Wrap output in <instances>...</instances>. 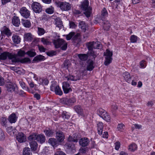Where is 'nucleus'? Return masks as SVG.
I'll return each instance as SVG.
<instances>
[{
	"mask_svg": "<svg viewBox=\"0 0 155 155\" xmlns=\"http://www.w3.org/2000/svg\"><path fill=\"white\" fill-rule=\"evenodd\" d=\"M56 140L58 142H61L64 139V135L62 132L58 131L56 133Z\"/></svg>",
	"mask_w": 155,
	"mask_h": 155,
	"instance_id": "nucleus-13",
	"label": "nucleus"
},
{
	"mask_svg": "<svg viewBox=\"0 0 155 155\" xmlns=\"http://www.w3.org/2000/svg\"><path fill=\"white\" fill-rule=\"evenodd\" d=\"M12 39L15 44H18L20 42V37L16 35H14L12 36Z\"/></svg>",
	"mask_w": 155,
	"mask_h": 155,
	"instance_id": "nucleus-29",
	"label": "nucleus"
},
{
	"mask_svg": "<svg viewBox=\"0 0 155 155\" xmlns=\"http://www.w3.org/2000/svg\"><path fill=\"white\" fill-rule=\"evenodd\" d=\"M45 137L43 134H37V141L42 143L45 142Z\"/></svg>",
	"mask_w": 155,
	"mask_h": 155,
	"instance_id": "nucleus-19",
	"label": "nucleus"
},
{
	"mask_svg": "<svg viewBox=\"0 0 155 155\" xmlns=\"http://www.w3.org/2000/svg\"><path fill=\"white\" fill-rule=\"evenodd\" d=\"M140 64L141 68H144L146 66V62L144 60H143L140 61Z\"/></svg>",
	"mask_w": 155,
	"mask_h": 155,
	"instance_id": "nucleus-59",
	"label": "nucleus"
},
{
	"mask_svg": "<svg viewBox=\"0 0 155 155\" xmlns=\"http://www.w3.org/2000/svg\"><path fill=\"white\" fill-rule=\"evenodd\" d=\"M108 13L106 9L105 8H104L101 12V19L102 21L104 20V19L108 16Z\"/></svg>",
	"mask_w": 155,
	"mask_h": 155,
	"instance_id": "nucleus-21",
	"label": "nucleus"
},
{
	"mask_svg": "<svg viewBox=\"0 0 155 155\" xmlns=\"http://www.w3.org/2000/svg\"><path fill=\"white\" fill-rule=\"evenodd\" d=\"M18 117L14 113H12L8 117V120L11 123H15L17 120Z\"/></svg>",
	"mask_w": 155,
	"mask_h": 155,
	"instance_id": "nucleus-16",
	"label": "nucleus"
},
{
	"mask_svg": "<svg viewBox=\"0 0 155 155\" xmlns=\"http://www.w3.org/2000/svg\"><path fill=\"white\" fill-rule=\"evenodd\" d=\"M80 79V78L79 77L78 75L77 77H74L73 75H69L65 77V80L69 81H76L79 80Z\"/></svg>",
	"mask_w": 155,
	"mask_h": 155,
	"instance_id": "nucleus-17",
	"label": "nucleus"
},
{
	"mask_svg": "<svg viewBox=\"0 0 155 155\" xmlns=\"http://www.w3.org/2000/svg\"><path fill=\"white\" fill-rule=\"evenodd\" d=\"M70 142L67 143L66 144V145L68 146V149H72L74 147V144Z\"/></svg>",
	"mask_w": 155,
	"mask_h": 155,
	"instance_id": "nucleus-60",
	"label": "nucleus"
},
{
	"mask_svg": "<svg viewBox=\"0 0 155 155\" xmlns=\"http://www.w3.org/2000/svg\"><path fill=\"white\" fill-rule=\"evenodd\" d=\"M21 23L24 27L26 28H29L31 26V22L28 20L22 19L21 20Z\"/></svg>",
	"mask_w": 155,
	"mask_h": 155,
	"instance_id": "nucleus-28",
	"label": "nucleus"
},
{
	"mask_svg": "<svg viewBox=\"0 0 155 155\" xmlns=\"http://www.w3.org/2000/svg\"><path fill=\"white\" fill-rule=\"evenodd\" d=\"M93 45L94 41L92 42H90L87 44V48L89 51L92 50L93 48H94Z\"/></svg>",
	"mask_w": 155,
	"mask_h": 155,
	"instance_id": "nucleus-54",
	"label": "nucleus"
},
{
	"mask_svg": "<svg viewBox=\"0 0 155 155\" xmlns=\"http://www.w3.org/2000/svg\"><path fill=\"white\" fill-rule=\"evenodd\" d=\"M137 37L135 35H132L130 37V42L132 43H135L137 41Z\"/></svg>",
	"mask_w": 155,
	"mask_h": 155,
	"instance_id": "nucleus-50",
	"label": "nucleus"
},
{
	"mask_svg": "<svg viewBox=\"0 0 155 155\" xmlns=\"http://www.w3.org/2000/svg\"><path fill=\"white\" fill-rule=\"evenodd\" d=\"M7 57H8L9 59L11 60L13 62H16L18 61L15 55L9 52H5L0 55V59L2 60H5Z\"/></svg>",
	"mask_w": 155,
	"mask_h": 155,
	"instance_id": "nucleus-3",
	"label": "nucleus"
},
{
	"mask_svg": "<svg viewBox=\"0 0 155 155\" xmlns=\"http://www.w3.org/2000/svg\"><path fill=\"white\" fill-rule=\"evenodd\" d=\"M137 145L135 143H133L129 145L128 149L130 151H134L137 150Z\"/></svg>",
	"mask_w": 155,
	"mask_h": 155,
	"instance_id": "nucleus-39",
	"label": "nucleus"
},
{
	"mask_svg": "<svg viewBox=\"0 0 155 155\" xmlns=\"http://www.w3.org/2000/svg\"><path fill=\"white\" fill-rule=\"evenodd\" d=\"M89 54L90 55L92 56L94 58H95L97 56V53L92 50H90Z\"/></svg>",
	"mask_w": 155,
	"mask_h": 155,
	"instance_id": "nucleus-56",
	"label": "nucleus"
},
{
	"mask_svg": "<svg viewBox=\"0 0 155 155\" xmlns=\"http://www.w3.org/2000/svg\"><path fill=\"white\" fill-rule=\"evenodd\" d=\"M74 109L79 114H81L82 109L80 106H76L74 107Z\"/></svg>",
	"mask_w": 155,
	"mask_h": 155,
	"instance_id": "nucleus-48",
	"label": "nucleus"
},
{
	"mask_svg": "<svg viewBox=\"0 0 155 155\" xmlns=\"http://www.w3.org/2000/svg\"><path fill=\"white\" fill-rule=\"evenodd\" d=\"M79 27L81 28L82 30L84 32H85L87 27L85 23V22L83 21H81L79 23Z\"/></svg>",
	"mask_w": 155,
	"mask_h": 155,
	"instance_id": "nucleus-27",
	"label": "nucleus"
},
{
	"mask_svg": "<svg viewBox=\"0 0 155 155\" xmlns=\"http://www.w3.org/2000/svg\"><path fill=\"white\" fill-rule=\"evenodd\" d=\"M41 41L44 45H50L51 43L48 39L44 38H41Z\"/></svg>",
	"mask_w": 155,
	"mask_h": 155,
	"instance_id": "nucleus-47",
	"label": "nucleus"
},
{
	"mask_svg": "<svg viewBox=\"0 0 155 155\" xmlns=\"http://www.w3.org/2000/svg\"><path fill=\"white\" fill-rule=\"evenodd\" d=\"M89 2L87 0H85L81 3V8L84 11V14L85 16L89 17L90 16L91 13L92 8L90 7H88Z\"/></svg>",
	"mask_w": 155,
	"mask_h": 155,
	"instance_id": "nucleus-2",
	"label": "nucleus"
},
{
	"mask_svg": "<svg viewBox=\"0 0 155 155\" xmlns=\"http://www.w3.org/2000/svg\"><path fill=\"white\" fill-rule=\"evenodd\" d=\"M25 54H26V52L21 49H20L18 52V55L19 56L23 57Z\"/></svg>",
	"mask_w": 155,
	"mask_h": 155,
	"instance_id": "nucleus-55",
	"label": "nucleus"
},
{
	"mask_svg": "<svg viewBox=\"0 0 155 155\" xmlns=\"http://www.w3.org/2000/svg\"><path fill=\"white\" fill-rule=\"evenodd\" d=\"M62 117L64 118L68 119L70 117V116L66 113L64 112L62 114Z\"/></svg>",
	"mask_w": 155,
	"mask_h": 155,
	"instance_id": "nucleus-63",
	"label": "nucleus"
},
{
	"mask_svg": "<svg viewBox=\"0 0 155 155\" xmlns=\"http://www.w3.org/2000/svg\"><path fill=\"white\" fill-rule=\"evenodd\" d=\"M90 141L86 137H83L81 138L79 141L80 145L82 147H85L87 146L90 143Z\"/></svg>",
	"mask_w": 155,
	"mask_h": 155,
	"instance_id": "nucleus-11",
	"label": "nucleus"
},
{
	"mask_svg": "<svg viewBox=\"0 0 155 155\" xmlns=\"http://www.w3.org/2000/svg\"><path fill=\"white\" fill-rule=\"evenodd\" d=\"M62 88L65 94H67L72 91L69 84L66 81L62 83Z\"/></svg>",
	"mask_w": 155,
	"mask_h": 155,
	"instance_id": "nucleus-10",
	"label": "nucleus"
},
{
	"mask_svg": "<svg viewBox=\"0 0 155 155\" xmlns=\"http://www.w3.org/2000/svg\"><path fill=\"white\" fill-rule=\"evenodd\" d=\"M68 98L64 97L60 99V102L65 105H68Z\"/></svg>",
	"mask_w": 155,
	"mask_h": 155,
	"instance_id": "nucleus-45",
	"label": "nucleus"
},
{
	"mask_svg": "<svg viewBox=\"0 0 155 155\" xmlns=\"http://www.w3.org/2000/svg\"><path fill=\"white\" fill-rule=\"evenodd\" d=\"M94 48V49H100L101 47V45L100 42L97 41L94 42V41L93 45Z\"/></svg>",
	"mask_w": 155,
	"mask_h": 155,
	"instance_id": "nucleus-43",
	"label": "nucleus"
},
{
	"mask_svg": "<svg viewBox=\"0 0 155 155\" xmlns=\"http://www.w3.org/2000/svg\"><path fill=\"white\" fill-rule=\"evenodd\" d=\"M20 61L22 63H30L31 62L30 59L28 58H25L21 60Z\"/></svg>",
	"mask_w": 155,
	"mask_h": 155,
	"instance_id": "nucleus-57",
	"label": "nucleus"
},
{
	"mask_svg": "<svg viewBox=\"0 0 155 155\" xmlns=\"http://www.w3.org/2000/svg\"><path fill=\"white\" fill-rule=\"evenodd\" d=\"M87 64V71H91L94 68V62L92 60H90L88 61Z\"/></svg>",
	"mask_w": 155,
	"mask_h": 155,
	"instance_id": "nucleus-26",
	"label": "nucleus"
},
{
	"mask_svg": "<svg viewBox=\"0 0 155 155\" xmlns=\"http://www.w3.org/2000/svg\"><path fill=\"white\" fill-rule=\"evenodd\" d=\"M53 43L55 48H60L62 50H65L67 48V43L63 39L59 38L53 41Z\"/></svg>",
	"mask_w": 155,
	"mask_h": 155,
	"instance_id": "nucleus-1",
	"label": "nucleus"
},
{
	"mask_svg": "<svg viewBox=\"0 0 155 155\" xmlns=\"http://www.w3.org/2000/svg\"><path fill=\"white\" fill-rule=\"evenodd\" d=\"M44 132L46 136L48 137H52L54 135V130L49 128L45 130Z\"/></svg>",
	"mask_w": 155,
	"mask_h": 155,
	"instance_id": "nucleus-18",
	"label": "nucleus"
},
{
	"mask_svg": "<svg viewBox=\"0 0 155 155\" xmlns=\"http://www.w3.org/2000/svg\"><path fill=\"white\" fill-rule=\"evenodd\" d=\"M106 112V111L102 108H99L97 110V113L101 117H102V116H103Z\"/></svg>",
	"mask_w": 155,
	"mask_h": 155,
	"instance_id": "nucleus-42",
	"label": "nucleus"
},
{
	"mask_svg": "<svg viewBox=\"0 0 155 155\" xmlns=\"http://www.w3.org/2000/svg\"><path fill=\"white\" fill-rule=\"evenodd\" d=\"M1 124L3 126H5L6 123V119L5 118H2L1 120Z\"/></svg>",
	"mask_w": 155,
	"mask_h": 155,
	"instance_id": "nucleus-62",
	"label": "nucleus"
},
{
	"mask_svg": "<svg viewBox=\"0 0 155 155\" xmlns=\"http://www.w3.org/2000/svg\"><path fill=\"white\" fill-rule=\"evenodd\" d=\"M28 139L30 142H35V140H37V134H34L29 136Z\"/></svg>",
	"mask_w": 155,
	"mask_h": 155,
	"instance_id": "nucleus-37",
	"label": "nucleus"
},
{
	"mask_svg": "<svg viewBox=\"0 0 155 155\" xmlns=\"http://www.w3.org/2000/svg\"><path fill=\"white\" fill-rule=\"evenodd\" d=\"M51 90L55 92L56 95H61L63 92L58 85L55 83H52L50 87Z\"/></svg>",
	"mask_w": 155,
	"mask_h": 155,
	"instance_id": "nucleus-6",
	"label": "nucleus"
},
{
	"mask_svg": "<svg viewBox=\"0 0 155 155\" xmlns=\"http://www.w3.org/2000/svg\"><path fill=\"white\" fill-rule=\"evenodd\" d=\"M48 143L54 147H57L59 144L58 142L54 138H50L48 140Z\"/></svg>",
	"mask_w": 155,
	"mask_h": 155,
	"instance_id": "nucleus-15",
	"label": "nucleus"
},
{
	"mask_svg": "<svg viewBox=\"0 0 155 155\" xmlns=\"http://www.w3.org/2000/svg\"><path fill=\"white\" fill-rule=\"evenodd\" d=\"M120 146V143L117 142L115 143V149L116 150H118Z\"/></svg>",
	"mask_w": 155,
	"mask_h": 155,
	"instance_id": "nucleus-64",
	"label": "nucleus"
},
{
	"mask_svg": "<svg viewBox=\"0 0 155 155\" xmlns=\"http://www.w3.org/2000/svg\"><path fill=\"white\" fill-rule=\"evenodd\" d=\"M23 155H31L32 153L31 152L30 149L28 147H25L23 150Z\"/></svg>",
	"mask_w": 155,
	"mask_h": 155,
	"instance_id": "nucleus-33",
	"label": "nucleus"
},
{
	"mask_svg": "<svg viewBox=\"0 0 155 155\" xmlns=\"http://www.w3.org/2000/svg\"><path fill=\"white\" fill-rule=\"evenodd\" d=\"M2 32L3 33L5 34L8 37H9L11 35L12 33L10 30L6 26H4L2 29Z\"/></svg>",
	"mask_w": 155,
	"mask_h": 155,
	"instance_id": "nucleus-24",
	"label": "nucleus"
},
{
	"mask_svg": "<svg viewBox=\"0 0 155 155\" xmlns=\"http://www.w3.org/2000/svg\"><path fill=\"white\" fill-rule=\"evenodd\" d=\"M125 125L122 123L118 124L117 125V129L119 131H122Z\"/></svg>",
	"mask_w": 155,
	"mask_h": 155,
	"instance_id": "nucleus-53",
	"label": "nucleus"
},
{
	"mask_svg": "<svg viewBox=\"0 0 155 155\" xmlns=\"http://www.w3.org/2000/svg\"><path fill=\"white\" fill-rule=\"evenodd\" d=\"M75 33L73 32H71L68 35H66V39L67 40H70L74 35Z\"/></svg>",
	"mask_w": 155,
	"mask_h": 155,
	"instance_id": "nucleus-49",
	"label": "nucleus"
},
{
	"mask_svg": "<svg viewBox=\"0 0 155 155\" xmlns=\"http://www.w3.org/2000/svg\"><path fill=\"white\" fill-rule=\"evenodd\" d=\"M39 84H42L43 85H47L49 83V81L48 80L46 79L41 78L39 79Z\"/></svg>",
	"mask_w": 155,
	"mask_h": 155,
	"instance_id": "nucleus-41",
	"label": "nucleus"
},
{
	"mask_svg": "<svg viewBox=\"0 0 155 155\" xmlns=\"http://www.w3.org/2000/svg\"><path fill=\"white\" fill-rule=\"evenodd\" d=\"M103 124L101 122H99L97 124V130L98 133L99 135H101L103 130Z\"/></svg>",
	"mask_w": 155,
	"mask_h": 155,
	"instance_id": "nucleus-22",
	"label": "nucleus"
},
{
	"mask_svg": "<svg viewBox=\"0 0 155 155\" xmlns=\"http://www.w3.org/2000/svg\"><path fill=\"white\" fill-rule=\"evenodd\" d=\"M54 11V8L53 7L51 6V7L47 8L46 10V12L49 14L53 13Z\"/></svg>",
	"mask_w": 155,
	"mask_h": 155,
	"instance_id": "nucleus-51",
	"label": "nucleus"
},
{
	"mask_svg": "<svg viewBox=\"0 0 155 155\" xmlns=\"http://www.w3.org/2000/svg\"><path fill=\"white\" fill-rule=\"evenodd\" d=\"M124 80L127 83H130L131 81L130 74L128 72L126 71L122 74Z\"/></svg>",
	"mask_w": 155,
	"mask_h": 155,
	"instance_id": "nucleus-14",
	"label": "nucleus"
},
{
	"mask_svg": "<svg viewBox=\"0 0 155 155\" xmlns=\"http://www.w3.org/2000/svg\"><path fill=\"white\" fill-rule=\"evenodd\" d=\"M12 23L14 26L16 27H18L19 26L20 22L18 17L14 16L12 19Z\"/></svg>",
	"mask_w": 155,
	"mask_h": 155,
	"instance_id": "nucleus-20",
	"label": "nucleus"
},
{
	"mask_svg": "<svg viewBox=\"0 0 155 155\" xmlns=\"http://www.w3.org/2000/svg\"><path fill=\"white\" fill-rule=\"evenodd\" d=\"M78 57L82 61H85L86 60L88 57L87 55L85 54H78Z\"/></svg>",
	"mask_w": 155,
	"mask_h": 155,
	"instance_id": "nucleus-36",
	"label": "nucleus"
},
{
	"mask_svg": "<svg viewBox=\"0 0 155 155\" xmlns=\"http://www.w3.org/2000/svg\"><path fill=\"white\" fill-rule=\"evenodd\" d=\"M16 138L18 141L21 143L25 142L26 140V136L22 132L19 133L18 134Z\"/></svg>",
	"mask_w": 155,
	"mask_h": 155,
	"instance_id": "nucleus-12",
	"label": "nucleus"
},
{
	"mask_svg": "<svg viewBox=\"0 0 155 155\" xmlns=\"http://www.w3.org/2000/svg\"><path fill=\"white\" fill-rule=\"evenodd\" d=\"M26 54L30 57H33L36 54L34 49H31L26 52Z\"/></svg>",
	"mask_w": 155,
	"mask_h": 155,
	"instance_id": "nucleus-30",
	"label": "nucleus"
},
{
	"mask_svg": "<svg viewBox=\"0 0 155 155\" xmlns=\"http://www.w3.org/2000/svg\"><path fill=\"white\" fill-rule=\"evenodd\" d=\"M5 84L4 78L0 75V86H3Z\"/></svg>",
	"mask_w": 155,
	"mask_h": 155,
	"instance_id": "nucleus-61",
	"label": "nucleus"
},
{
	"mask_svg": "<svg viewBox=\"0 0 155 155\" xmlns=\"http://www.w3.org/2000/svg\"><path fill=\"white\" fill-rule=\"evenodd\" d=\"M24 40L25 41H31L33 39V36L30 33L25 34L24 35Z\"/></svg>",
	"mask_w": 155,
	"mask_h": 155,
	"instance_id": "nucleus-25",
	"label": "nucleus"
},
{
	"mask_svg": "<svg viewBox=\"0 0 155 155\" xmlns=\"http://www.w3.org/2000/svg\"><path fill=\"white\" fill-rule=\"evenodd\" d=\"M37 32L39 35H43L45 33V31L44 29L42 28L38 27Z\"/></svg>",
	"mask_w": 155,
	"mask_h": 155,
	"instance_id": "nucleus-44",
	"label": "nucleus"
},
{
	"mask_svg": "<svg viewBox=\"0 0 155 155\" xmlns=\"http://www.w3.org/2000/svg\"><path fill=\"white\" fill-rule=\"evenodd\" d=\"M103 21V27L104 30H108L110 26V24L109 22L107 20L105 19Z\"/></svg>",
	"mask_w": 155,
	"mask_h": 155,
	"instance_id": "nucleus-34",
	"label": "nucleus"
},
{
	"mask_svg": "<svg viewBox=\"0 0 155 155\" xmlns=\"http://www.w3.org/2000/svg\"><path fill=\"white\" fill-rule=\"evenodd\" d=\"M72 40L73 42L76 44H78L80 41V39L79 37V35L78 34H77L73 36Z\"/></svg>",
	"mask_w": 155,
	"mask_h": 155,
	"instance_id": "nucleus-31",
	"label": "nucleus"
},
{
	"mask_svg": "<svg viewBox=\"0 0 155 155\" xmlns=\"http://www.w3.org/2000/svg\"><path fill=\"white\" fill-rule=\"evenodd\" d=\"M88 150L87 147L81 148L79 150V153L85 154Z\"/></svg>",
	"mask_w": 155,
	"mask_h": 155,
	"instance_id": "nucleus-52",
	"label": "nucleus"
},
{
	"mask_svg": "<svg viewBox=\"0 0 155 155\" xmlns=\"http://www.w3.org/2000/svg\"><path fill=\"white\" fill-rule=\"evenodd\" d=\"M101 117L107 122H110V117L108 114L106 112Z\"/></svg>",
	"mask_w": 155,
	"mask_h": 155,
	"instance_id": "nucleus-40",
	"label": "nucleus"
},
{
	"mask_svg": "<svg viewBox=\"0 0 155 155\" xmlns=\"http://www.w3.org/2000/svg\"><path fill=\"white\" fill-rule=\"evenodd\" d=\"M20 85L21 86L22 88L23 89H25L28 91L30 92V90L28 87H27L25 86V83L22 80H21L19 81Z\"/></svg>",
	"mask_w": 155,
	"mask_h": 155,
	"instance_id": "nucleus-38",
	"label": "nucleus"
},
{
	"mask_svg": "<svg viewBox=\"0 0 155 155\" xmlns=\"http://www.w3.org/2000/svg\"><path fill=\"white\" fill-rule=\"evenodd\" d=\"M54 155H66V154L63 151H61L60 149L57 150Z\"/></svg>",
	"mask_w": 155,
	"mask_h": 155,
	"instance_id": "nucleus-58",
	"label": "nucleus"
},
{
	"mask_svg": "<svg viewBox=\"0 0 155 155\" xmlns=\"http://www.w3.org/2000/svg\"><path fill=\"white\" fill-rule=\"evenodd\" d=\"M19 12L21 15L23 17L28 18L30 15V12L25 7H22L20 9Z\"/></svg>",
	"mask_w": 155,
	"mask_h": 155,
	"instance_id": "nucleus-9",
	"label": "nucleus"
},
{
	"mask_svg": "<svg viewBox=\"0 0 155 155\" xmlns=\"http://www.w3.org/2000/svg\"><path fill=\"white\" fill-rule=\"evenodd\" d=\"M78 135L74 134L73 135L70 136L68 138V141L69 142H73L77 143L78 141Z\"/></svg>",
	"mask_w": 155,
	"mask_h": 155,
	"instance_id": "nucleus-23",
	"label": "nucleus"
},
{
	"mask_svg": "<svg viewBox=\"0 0 155 155\" xmlns=\"http://www.w3.org/2000/svg\"><path fill=\"white\" fill-rule=\"evenodd\" d=\"M68 105H72L76 101V99L74 97H72L71 98H68Z\"/></svg>",
	"mask_w": 155,
	"mask_h": 155,
	"instance_id": "nucleus-46",
	"label": "nucleus"
},
{
	"mask_svg": "<svg viewBox=\"0 0 155 155\" xmlns=\"http://www.w3.org/2000/svg\"><path fill=\"white\" fill-rule=\"evenodd\" d=\"M44 58L45 57L44 56L41 55H39L36 56L34 58L33 61H36L37 62L41 61L43 60L44 59Z\"/></svg>",
	"mask_w": 155,
	"mask_h": 155,
	"instance_id": "nucleus-35",
	"label": "nucleus"
},
{
	"mask_svg": "<svg viewBox=\"0 0 155 155\" xmlns=\"http://www.w3.org/2000/svg\"><path fill=\"white\" fill-rule=\"evenodd\" d=\"M29 143L31 149L34 151H35L36 150L38 147L37 142H30Z\"/></svg>",
	"mask_w": 155,
	"mask_h": 155,
	"instance_id": "nucleus-32",
	"label": "nucleus"
},
{
	"mask_svg": "<svg viewBox=\"0 0 155 155\" xmlns=\"http://www.w3.org/2000/svg\"><path fill=\"white\" fill-rule=\"evenodd\" d=\"M7 90L8 92L12 93L15 92V87H16V85L13 84L11 81L6 82L5 84Z\"/></svg>",
	"mask_w": 155,
	"mask_h": 155,
	"instance_id": "nucleus-8",
	"label": "nucleus"
},
{
	"mask_svg": "<svg viewBox=\"0 0 155 155\" xmlns=\"http://www.w3.org/2000/svg\"><path fill=\"white\" fill-rule=\"evenodd\" d=\"M112 52L107 49L106 50V52L104 53V56H105V59L104 64L105 65H108L112 62L113 60L112 58Z\"/></svg>",
	"mask_w": 155,
	"mask_h": 155,
	"instance_id": "nucleus-4",
	"label": "nucleus"
},
{
	"mask_svg": "<svg viewBox=\"0 0 155 155\" xmlns=\"http://www.w3.org/2000/svg\"><path fill=\"white\" fill-rule=\"evenodd\" d=\"M58 6L63 11H68L70 10L71 5L68 3L59 2L58 3Z\"/></svg>",
	"mask_w": 155,
	"mask_h": 155,
	"instance_id": "nucleus-7",
	"label": "nucleus"
},
{
	"mask_svg": "<svg viewBox=\"0 0 155 155\" xmlns=\"http://www.w3.org/2000/svg\"><path fill=\"white\" fill-rule=\"evenodd\" d=\"M31 7L33 11L36 13H39L42 10L41 5L37 2H33L31 4Z\"/></svg>",
	"mask_w": 155,
	"mask_h": 155,
	"instance_id": "nucleus-5",
	"label": "nucleus"
}]
</instances>
